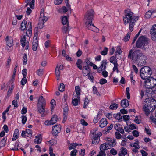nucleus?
I'll return each mask as SVG.
<instances>
[{"mask_svg": "<svg viewBox=\"0 0 156 156\" xmlns=\"http://www.w3.org/2000/svg\"><path fill=\"white\" fill-rule=\"evenodd\" d=\"M128 57L133 62H137L138 64L142 66L145 65L147 62L146 60L147 59V56L138 50L134 51L133 49L130 50Z\"/></svg>", "mask_w": 156, "mask_h": 156, "instance_id": "f257e3e1", "label": "nucleus"}, {"mask_svg": "<svg viewBox=\"0 0 156 156\" xmlns=\"http://www.w3.org/2000/svg\"><path fill=\"white\" fill-rule=\"evenodd\" d=\"M149 41V39L147 37L145 36H141L137 40L136 46L137 48L146 51Z\"/></svg>", "mask_w": 156, "mask_h": 156, "instance_id": "f03ea898", "label": "nucleus"}, {"mask_svg": "<svg viewBox=\"0 0 156 156\" xmlns=\"http://www.w3.org/2000/svg\"><path fill=\"white\" fill-rule=\"evenodd\" d=\"M125 15L123 17L124 23L125 25H126L129 22L133 21L134 20L137 21L139 19L138 16H134L133 13L129 9H128L125 11Z\"/></svg>", "mask_w": 156, "mask_h": 156, "instance_id": "7ed1b4c3", "label": "nucleus"}, {"mask_svg": "<svg viewBox=\"0 0 156 156\" xmlns=\"http://www.w3.org/2000/svg\"><path fill=\"white\" fill-rule=\"evenodd\" d=\"M152 71L150 67L145 66L142 68L140 71V76L142 79H147L151 76Z\"/></svg>", "mask_w": 156, "mask_h": 156, "instance_id": "20e7f679", "label": "nucleus"}, {"mask_svg": "<svg viewBox=\"0 0 156 156\" xmlns=\"http://www.w3.org/2000/svg\"><path fill=\"white\" fill-rule=\"evenodd\" d=\"M150 82L151 89L147 90L146 91V94L148 93L150 95H151V98H155L156 95V90L155 89H154V88L155 86H156V79L152 77H151Z\"/></svg>", "mask_w": 156, "mask_h": 156, "instance_id": "39448f33", "label": "nucleus"}, {"mask_svg": "<svg viewBox=\"0 0 156 156\" xmlns=\"http://www.w3.org/2000/svg\"><path fill=\"white\" fill-rule=\"evenodd\" d=\"M62 108L63 109V118L62 122L64 123L67 119V116L69 113V108L66 102V98H64V101L62 102Z\"/></svg>", "mask_w": 156, "mask_h": 156, "instance_id": "423d86ee", "label": "nucleus"}, {"mask_svg": "<svg viewBox=\"0 0 156 156\" xmlns=\"http://www.w3.org/2000/svg\"><path fill=\"white\" fill-rule=\"evenodd\" d=\"M94 12L92 9H90L87 11L85 15L84 19L87 21L86 24L87 22L92 23V20L94 18Z\"/></svg>", "mask_w": 156, "mask_h": 156, "instance_id": "0eeeda50", "label": "nucleus"}, {"mask_svg": "<svg viewBox=\"0 0 156 156\" xmlns=\"http://www.w3.org/2000/svg\"><path fill=\"white\" fill-rule=\"evenodd\" d=\"M61 126L59 125H55L52 127V134L55 136H57L61 131Z\"/></svg>", "mask_w": 156, "mask_h": 156, "instance_id": "6e6552de", "label": "nucleus"}, {"mask_svg": "<svg viewBox=\"0 0 156 156\" xmlns=\"http://www.w3.org/2000/svg\"><path fill=\"white\" fill-rule=\"evenodd\" d=\"M156 24H154L150 29V34L151 35V39L153 41H155L156 40Z\"/></svg>", "mask_w": 156, "mask_h": 156, "instance_id": "1a4fd4ad", "label": "nucleus"}, {"mask_svg": "<svg viewBox=\"0 0 156 156\" xmlns=\"http://www.w3.org/2000/svg\"><path fill=\"white\" fill-rule=\"evenodd\" d=\"M107 63V62L106 60H103L102 61L101 66L98 68V73H101L103 70H105Z\"/></svg>", "mask_w": 156, "mask_h": 156, "instance_id": "9d476101", "label": "nucleus"}, {"mask_svg": "<svg viewBox=\"0 0 156 156\" xmlns=\"http://www.w3.org/2000/svg\"><path fill=\"white\" fill-rule=\"evenodd\" d=\"M87 27L89 30L93 31H94L98 32V29L97 28L94 24H92V23L87 22L86 24Z\"/></svg>", "mask_w": 156, "mask_h": 156, "instance_id": "9b49d317", "label": "nucleus"}, {"mask_svg": "<svg viewBox=\"0 0 156 156\" xmlns=\"http://www.w3.org/2000/svg\"><path fill=\"white\" fill-rule=\"evenodd\" d=\"M83 69L82 70V73L84 76L88 75L90 73V70L89 67H87L86 66L83 65Z\"/></svg>", "mask_w": 156, "mask_h": 156, "instance_id": "f8f14e48", "label": "nucleus"}, {"mask_svg": "<svg viewBox=\"0 0 156 156\" xmlns=\"http://www.w3.org/2000/svg\"><path fill=\"white\" fill-rule=\"evenodd\" d=\"M46 101L44 98H39L37 104V107H45Z\"/></svg>", "mask_w": 156, "mask_h": 156, "instance_id": "ddd939ff", "label": "nucleus"}, {"mask_svg": "<svg viewBox=\"0 0 156 156\" xmlns=\"http://www.w3.org/2000/svg\"><path fill=\"white\" fill-rule=\"evenodd\" d=\"M114 128L118 131L120 132L122 134L124 133V130L123 128L121 127V125L119 124H116L114 125Z\"/></svg>", "mask_w": 156, "mask_h": 156, "instance_id": "4468645a", "label": "nucleus"}, {"mask_svg": "<svg viewBox=\"0 0 156 156\" xmlns=\"http://www.w3.org/2000/svg\"><path fill=\"white\" fill-rule=\"evenodd\" d=\"M99 126L101 128L105 127L107 125V119L105 118H102L99 122Z\"/></svg>", "mask_w": 156, "mask_h": 156, "instance_id": "2eb2a0df", "label": "nucleus"}, {"mask_svg": "<svg viewBox=\"0 0 156 156\" xmlns=\"http://www.w3.org/2000/svg\"><path fill=\"white\" fill-rule=\"evenodd\" d=\"M6 43L7 45L10 47L13 46V40L11 37H10L9 38V37L7 36L6 38Z\"/></svg>", "mask_w": 156, "mask_h": 156, "instance_id": "dca6fc26", "label": "nucleus"}, {"mask_svg": "<svg viewBox=\"0 0 156 156\" xmlns=\"http://www.w3.org/2000/svg\"><path fill=\"white\" fill-rule=\"evenodd\" d=\"M93 137L92 139V144H96L99 142L100 139L98 137V136L96 134H94L93 133Z\"/></svg>", "mask_w": 156, "mask_h": 156, "instance_id": "f3484780", "label": "nucleus"}, {"mask_svg": "<svg viewBox=\"0 0 156 156\" xmlns=\"http://www.w3.org/2000/svg\"><path fill=\"white\" fill-rule=\"evenodd\" d=\"M121 104L122 107L126 108L129 106V104L128 100L125 98L121 100Z\"/></svg>", "mask_w": 156, "mask_h": 156, "instance_id": "a211bd4d", "label": "nucleus"}, {"mask_svg": "<svg viewBox=\"0 0 156 156\" xmlns=\"http://www.w3.org/2000/svg\"><path fill=\"white\" fill-rule=\"evenodd\" d=\"M148 105L147 104H146L143 108V111L147 115H148L150 113V110L148 108Z\"/></svg>", "mask_w": 156, "mask_h": 156, "instance_id": "6ab92c4d", "label": "nucleus"}, {"mask_svg": "<svg viewBox=\"0 0 156 156\" xmlns=\"http://www.w3.org/2000/svg\"><path fill=\"white\" fill-rule=\"evenodd\" d=\"M19 134V130L17 129H15L14 133L13 135V137L12 138V141H13L15 140L18 138V135Z\"/></svg>", "mask_w": 156, "mask_h": 156, "instance_id": "aec40b11", "label": "nucleus"}, {"mask_svg": "<svg viewBox=\"0 0 156 156\" xmlns=\"http://www.w3.org/2000/svg\"><path fill=\"white\" fill-rule=\"evenodd\" d=\"M26 36V35H24L23 37H22L20 40L21 45L23 48L27 44Z\"/></svg>", "mask_w": 156, "mask_h": 156, "instance_id": "412c9836", "label": "nucleus"}, {"mask_svg": "<svg viewBox=\"0 0 156 156\" xmlns=\"http://www.w3.org/2000/svg\"><path fill=\"white\" fill-rule=\"evenodd\" d=\"M57 117L56 115H54L53 117L50 120V123L49 124L53 125L55 124L57 120Z\"/></svg>", "mask_w": 156, "mask_h": 156, "instance_id": "4be33fe9", "label": "nucleus"}, {"mask_svg": "<svg viewBox=\"0 0 156 156\" xmlns=\"http://www.w3.org/2000/svg\"><path fill=\"white\" fill-rule=\"evenodd\" d=\"M146 80L144 81V83H145V86L146 88H149L150 90L151 89V78L150 79H146Z\"/></svg>", "mask_w": 156, "mask_h": 156, "instance_id": "5701e85b", "label": "nucleus"}, {"mask_svg": "<svg viewBox=\"0 0 156 156\" xmlns=\"http://www.w3.org/2000/svg\"><path fill=\"white\" fill-rule=\"evenodd\" d=\"M37 42V40H34L33 41L32 49L34 51H36L37 50L38 45Z\"/></svg>", "mask_w": 156, "mask_h": 156, "instance_id": "b1692460", "label": "nucleus"}, {"mask_svg": "<svg viewBox=\"0 0 156 156\" xmlns=\"http://www.w3.org/2000/svg\"><path fill=\"white\" fill-rule=\"evenodd\" d=\"M136 20H134L133 21L129 22V29L131 32H132L133 29V27L135 25V23L136 22Z\"/></svg>", "mask_w": 156, "mask_h": 156, "instance_id": "393cba45", "label": "nucleus"}, {"mask_svg": "<svg viewBox=\"0 0 156 156\" xmlns=\"http://www.w3.org/2000/svg\"><path fill=\"white\" fill-rule=\"evenodd\" d=\"M113 116L116 119L119 120V122H121L122 120V116L120 113H118L116 114H113Z\"/></svg>", "mask_w": 156, "mask_h": 156, "instance_id": "a878e982", "label": "nucleus"}, {"mask_svg": "<svg viewBox=\"0 0 156 156\" xmlns=\"http://www.w3.org/2000/svg\"><path fill=\"white\" fill-rule=\"evenodd\" d=\"M35 142L37 144H39L41 142V134L38 135L37 136H35Z\"/></svg>", "mask_w": 156, "mask_h": 156, "instance_id": "bb28decb", "label": "nucleus"}, {"mask_svg": "<svg viewBox=\"0 0 156 156\" xmlns=\"http://www.w3.org/2000/svg\"><path fill=\"white\" fill-rule=\"evenodd\" d=\"M93 65V63L90 62V61L88 59V58H87L85 59V61L83 63V65L86 66L87 67H89V66H91Z\"/></svg>", "mask_w": 156, "mask_h": 156, "instance_id": "cd10ccee", "label": "nucleus"}, {"mask_svg": "<svg viewBox=\"0 0 156 156\" xmlns=\"http://www.w3.org/2000/svg\"><path fill=\"white\" fill-rule=\"evenodd\" d=\"M107 145H108V143L107 144L105 143L101 144L100 147V150H105L109 149V147L107 146Z\"/></svg>", "mask_w": 156, "mask_h": 156, "instance_id": "c85d7f7f", "label": "nucleus"}, {"mask_svg": "<svg viewBox=\"0 0 156 156\" xmlns=\"http://www.w3.org/2000/svg\"><path fill=\"white\" fill-rule=\"evenodd\" d=\"M136 142H134L133 144L131 143L130 144V145L131 147H133L135 148L139 149L140 146L139 145V141L137 140H135Z\"/></svg>", "mask_w": 156, "mask_h": 156, "instance_id": "c756f323", "label": "nucleus"}, {"mask_svg": "<svg viewBox=\"0 0 156 156\" xmlns=\"http://www.w3.org/2000/svg\"><path fill=\"white\" fill-rule=\"evenodd\" d=\"M27 23V21L26 20H24L22 21L21 24V27L22 30H24L26 29Z\"/></svg>", "mask_w": 156, "mask_h": 156, "instance_id": "7c9ffc66", "label": "nucleus"}, {"mask_svg": "<svg viewBox=\"0 0 156 156\" xmlns=\"http://www.w3.org/2000/svg\"><path fill=\"white\" fill-rule=\"evenodd\" d=\"M82 61L81 59H78L76 62V65L77 67L80 69H82V66L81 65Z\"/></svg>", "mask_w": 156, "mask_h": 156, "instance_id": "2f4dec72", "label": "nucleus"}, {"mask_svg": "<svg viewBox=\"0 0 156 156\" xmlns=\"http://www.w3.org/2000/svg\"><path fill=\"white\" fill-rule=\"evenodd\" d=\"M75 91L76 94L77 95V98H80V91H81L80 87L79 86H76L75 87Z\"/></svg>", "mask_w": 156, "mask_h": 156, "instance_id": "473e14b6", "label": "nucleus"}, {"mask_svg": "<svg viewBox=\"0 0 156 156\" xmlns=\"http://www.w3.org/2000/svg\"><path fill=\"white\" fill-rule=\"evenodd\" d=\"M80 98H74L73 99L72 103L74 106H76L78 104V102L80 100Z\"/></svg>", "mask_w": 156, "mask_h": 156, "instance_id": "72a5a7b5", "label": "nucleus"}, {"mask_svg": "<svg viewBox=\"0 0 156 156\" xmlns=\"http://www.w3.org/2000/svg\"><path fill=\"white\" fill-rule=\"evenodd\" d=\"M118 107L117 104L113 103V101H112V104L109 107V108L111 109H116Z\"/></svg>", "mask_w": 156, "mask_h": 156, "instance_id": "f704fd0d", "label": "nucleus"}, {"mask_svg": "<svg viewBox=\"0 0 156 156\" xmlns=\"http://www.w3.org/2000/svg\"><path fill=\"white\" fill-rule=\"evenodd\" d=\"M68 10L67 7L64 6L62 8L60 9L59 10L60 13L64 14L67 12Z\"/></svg>", "mask_w": 156, "mask_h": 156, "instance_id": "c9c22d12", "label": "nucleus"}, {"mask_svg": "<svg viewBox=\"0 0 156 156\" xmlns=\"http://www.w3.org/2000/svg\"><path fill=\"white\" fill-rule=\"evenodd\" d=\"M62 23L63 25H65L66 24H68V21L67 19V17L66 16H64L62 19Z\"/></svg>", "mask_w": 156, "mask_h": 156, "instance_id": "e433bc0d", "label": "nucleus"}, {"mask_svg": "<svg viewBox=\"0 0 156 156\" xmlns=\"http://www.w3.org/2000/svg\"><path fill=\"white\" fill-rule=\"evenodd\" d=\"M131 35V33L128 32L127 34H126L124 38L123 39V40L125 42L129 40Z\"/></svg>", "mask_w": 156, "mask_h": 156, "instance_id": "4c0bfd02", "label": "nucleus"}, {"mask_svg": "<svg viewBox=\"0 0 156 156\" xmlns=\"http://www.w3.org/2000/svg\"><path fill=\"white\" fill-rule=\"evenodd\" d=\"M45 107H37L38 111L41 114H43L45 112Z\"/></svg>", "mask_w": 156, "mask_h": 156, "instance_id": "58836bf2", "label": "nucleus"}, {"mask_svg": "<svg viewBox=\"0 0 156 156\" xmlns=\"http://www.w3.org/2000/svg\"><path fill=\"white\" fill-rule=\"evenodd\" d=\"M26 36H28L29 38L30 37L32 36V29L28 28V30H26Z\"/></svg>", "mask_w": 156, "mask_h": 156, "instance_id": "ea45409f", "label": "nucleus"}, {"mask_svg": "<svg viewBox=\"0 0 156 156\" xmlns=\"http://www.w3.org/2000/svg\"><path fill=\"white\" fill-rule=\"evenodd\" d=\"M44 70L43 69H39L37 71L36 73L38 76H41L43 74Z\"/></svg>", "mask_w": 156, "mask_h": 156, "instance_id": "a19ab883", "label": "nucleus"}, {"mask_svg": "<svg viewBox=\"0 0 156 156\" xmlns=\"http://www.w3.org/2000/svg\"><path fill=\"white\" fill-rule=\"evenodd\" d=\"M25 131L26 133L27 136L29 137H31L32 135V131L30 129H27Z\"/></svg>", "mask_w": 156, "mask_h": 156, "instance_id": "79ce46f5", "label": "nucleus"}, {"mask_svg": "<svg viewBox=\"0 0 156 156\" xmlns=\"http://www.w3.org/2000/svg\"><path fill=\"white\" fill-rule=\"evenodd\" d=\"M23 64L24 65H25L27 64V54L25 53H24L23 55Z\"/></svg>", "mask_w": 156, "mask_h": 156, "instance_id": "37998d69", "label": "nucleus"}, {"mask_svg": "<svg viewBox=\"0 0 156 156\" xmlns=\"http://www.w3.org/2000/svg\"><path fill=\"white\" fill-rule=\"evenodd\" d=\"M60 74V72L58 67V65L55 68V74L57 77H59Z\"/></svg>", "mask_w": 156, "mask_h": 156, "instance_id": "c03bdc74", "label": "nucleus"}, {"mask_svg": "<svg viewBox=\"0 0 156 156\" xmlns=\"http://www.w3.org/2000/svg\"><path fill=\"white\" fill-rule=\"evenodd\" d=\"M116 140L114 138L112 140V141L111 144L110 143H108V145L110 146L111 147L112 146V147H114L116 144Z\"/></svg>", "mask_w": 156, "mask_h": 156, "instance_id": "a18cd8bd", "label": "nucleus"}, {"mask_svg": "<svg viewBox=\"0 0 156 156\" xmlns=\"http://www.w3.org/2000/svg\"><path fill=\"white\" fill-rule=\"evenodd\" d=\"M121 149V153L120 154L125 156L127 154V150L123 147H122Z\"/></svg>", "mask_w": 156, "mask_h": 156, "instance_id": "49530a36", "label": "nucleus"}, {"mask_svg": "<svg viewBox=\"0 0 156 156\" xmlns=\"http://www.w3.org/2000/svg\"><path fill=\"white\" fill-rule=\"evenodd\" d=\"M46 13L44 14V16H42V18H40V17L39 20H41L42 22H44V23L46 22L48 20V18L47 17L45 16Z\"/></svg>", "mask_w": 156, "mask_h": 156, "instance_id": "de8ad7c7", "label": "nucleus"}, {"mask_svg": "<svg viewBox=\"0 0 156 156\" xmlns=\"http://www.w3.org/2000/svg\"><path fill=\"white\" fill-rule=\"evenodd\" d=\"M59 90L60 91L62 92L65 90V87L64 84L61 83H60L59 87H58Z\"/></svg>", "mask_w": 156, "mask_h": 156, "instance_id": "09e8293b", "label": "nucleus"}, {"mask_svg": "<svg viewBox=\"0 0 156 156\" xmlns=\"http://www.w3.org/2000/svg\"><path fill=\"white\" fill-rule=\"evenodd\" d=\"M108 51V48H107L105 47L104 50L101 52V54L103 55H105L107 54Z\"/></svg>", "mask_w": 156, "mask_h": 156, "instance_id": "8fccbe9b", "label": "nucleus"}, {"mask_svg": "<svg viewBox=\"0 0 156 156\" xmlns=\"http://www.w3.org/2000/svg\"><path fill=\"white\" fill-rule=\"evenodd\" d=\"M90 102V100L88 99V98H85L84 102V105L83 108H86V106H87L88 104Z\"/></svg>", "mask_w": 156, "mask_h": 156, "instance_id": "3c124183", "label": "nucleus"}, {"mask_svg": "<svg viewBox=\"0 0 156 156\" xmlns=\"http://www.w3.org/2000/svg\"><path fill=\"white\" fill-rule=\"evenodd\" d=\"M122 52L121 51V48L120 46H118L117 47L116 50V52H115V55H117L116 53H118L119 55L120 54V53Z\"/></svg>", "mask_w": 156, "mask_h": 156, "instance_id": "603ef678", "label": "nucleus"}, {"mask_svg": "<svg viewBox=\"0 0 156 156\" xmlns=\"http://www.w3.org/2000/svg\"><path fill=\"white\" fill-rule=\"evenodd\" d=\"M78 145V144L77 143L71 144L69 147V150H71L74 149L76 147V146H77Z\"/></svg>", "mask_w": 156, "mask_h": 156, "instance_id": "864d4df0", "label": "nucleus"}, {"mask_svg": "<svg viewBox=\"0 0 156 156\" xmlns=\"http://www.w3.org/2000/svg\"><path fill=\"white\" fill-rule=\"evenodd\" d=\"M153 13L151 12L150 11H148L146 13L145 15V17L147 18H150Z\"/></svg>", "mask_w": 156, "mask_h": 156, "instance_id": "5fc2aeb1", "label": "nucleus"}, {"mask_svg": "<svg viewBox=\"0 0 156 156\" xmlns=\"http://www.w3.org/2000/svg\"><path fill=\"white\" fill-rule=\"evenodd\" d=\"M22 119V123L23 124H24L27 120V117L26 116H24V115H22L21 117Z\"/></svg>", "mask_w": 156, "mask_h": 156, "instance_id": "6e6d98bb", "label": "nucleus"}, {"mask_svg": "<svg viewBox=\"0 0 156 156\" xmlns=\"http://www.w3.org/2000/svg\"><path fill=\"white\" fill-rule=\"evenodd\" d=\"M27 79L26 77H23L21 81V84L22 85L24 86L27 83Z\"/></svg>", "mask_w": 156, "mask_h": 156, "instance_id": "4d7b16f0", "label": "nucleus"}, {"mask_svg": "<svg viewBox=\"0 0 156 156\" xmlns=\"http://www.w3.org/2000/svg\"><path fill=\"white\" fill-rule=\"evenodd\" d=\"M69 30V24H67V26H64L62 27V31L64 33H66Z\"/></svg>", "mask_w": 156, "mask_h": 156, "instance_id": "13d9d810", "label": "nucleus"}, {"mask_svg": "<svg viewBox=\"0 0 156 156\" xmlns=\"http://www.w3.org/2000/svg\"><path fill=\"white\" fill-rule=\"evenodd\" d=\"M153 100V102L155 101H156L155 100L154 98H146L144 102H148V103H150L151 101Z\"/></svg>", "mask_w": 156, "mask_h": 156, "instance_id": "bf43d9fd", "label": "nucleus"}, {"mask_svg": "<svg viewBox=\"0 0 156 156\" xmlns=\"http://www.w3.org/2000/svg\"><path fill=\"white\" fill-rule=\"evenodd\" d=\"M99 83L101 85L105 84L107 82V80L105 79L102 78L99 80Z\"/></svg>", "mask_w": 156, "mask_h": 156, "instance_id": "052dcab7", "label": "nucleus"}, {"mask_svg": "<svg viewBox=\"0 0 156 156\" xmlns=\"http://www.w3.org/2000/svg\"><path fill=\"white\" fill-rule=\"evenodd\" d=\"M50 103L51 104V110L52 111L53 110V107L55 105V100L53 99L51 101Z\"/></svg>", "mask_w": 156, "mask_h": 156, "instance_id": "680f3d73", "label": "nucleus"}, {"mask_svg": "<svg viewBox=\"0 0 156 156\" xmlns=\"http://www.w3.org/2000/svg\"><path fill=\"white\" fill-rule=\"evenodd\" d=\"M53 150L52 148L51 147H49V153L50 156H55V154L53 153Z\"/></svg>", "mask_w": 156, "mask_h": 156, "instance_id": "e2e57ef3", "label": "nucleus"}, {"mask_svg": "<svg viewBox=\"0 0 156 156\" xmlns=\"http://www.w3.org/2000/svg\"><path fill=\"white\" fill-rule=\"evenodd\" d=\"M114 67L113 68V71L114 72L118 69V65L117 61H115L114 62Z\"/></svg>", "mask_w": 156, "mask_h": 156, "instance_id": "0e129e2a", "label": "nucleus"}, {"mask_svg": "<svg viewBox=\"0 0 156 156\" xmlns=\"http://www.w3.org/2000/svg\"><path fill=\"white\" fill-rule=\"evenodd\" d=\"M110 62L111 63H113L114 64V62H115V61H117V60L116 58L114 56H112L110 58Z\"/></svg>", "mask_w": 156, "mask_h": 156, "instance_id": "69168bd1", "label": "nucleus"}, {"mask_svg": "<svg viewBox=\"0 0 156 156\" xmlns=\"http://www.w3.org/2000/svg\"><path fill=\"white\" fill-rule=\"evenodd\" d=\"M78 151V150L76 149H73L70 153L71 156H75L76 154V153Z\"/></svg>", "mask_w": 156, "mask_h": 156, "instance_id": "338daca9", "label": "nucleus"}, {"mask_svg": "<svg viewBox=\"0 0 156 156\" xmlns=\"http://www.w3.org/2000/svg\"><path fill=\"white\" fill-rule=\"evenodd\" d=\"M115 138L117 139H119L122 137L121 134L118 132H116L115 133Z\"/></svg>", "mask_w": 156, "mask_h": 156, "instance_id": "774afa93", "label": "nucleus"}]
</instances>
